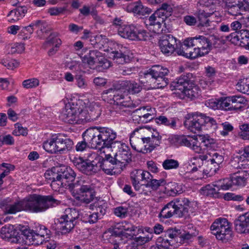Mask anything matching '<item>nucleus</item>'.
<instances>
[{"instance_id": "f257e3e1", "label": "nucleus", "mask_w": 249, "mask_h": 249, "mask_svg": "<svg viewBox=\"0 0 249 249\" xmlns=\"http://www.w3.org/2000/svg\"><path fill=\"white\" fill-rule=\"evenodd\" d=\"M60 203L59 200L54 199L52 196L35 194L20 201H14L11 198H7L2 200L0 205L6 214H15L22 211L41 213Z\"/></svg>"}, {"instance_id": "f03ea898", "label": "nucleus", "mask_w": 249, "mask_h": 249, "mask_svg": "<svg viewBox=\"0 0 249 249\" xmlns=\"http://www.w3.org/2000/svg\"><path fill=\"white\" fill-rule=\"evenodd\" d=\"M213 37L196 35L184 40L182 50H179L178 54L192 59L208 54L213 47Z\"/></svg>"}, {"instance_id": "7ed1b4c3", "label": "nucleus", "mask_w": 249, "mask_h": 249, "mask_svg": "<svg viewBox=\"0 0 249 249\" xmlns=\"http://www.w3.org/2000/svg\"><path fill=\"white\" fill-rule=\"evenodd\" d=\"M185 127L192 132L196 133L202 130H209L213 132L218 127L216 121L204 114H188L184 122Z\"/></svg>"}, {"instance_id": "20e7f679", "label": "nucleus", "mask_w": 249, "mask_h": 249, "mask_svg": "<svg viewBox=\"0 0 249 249\" xmlns=\"http://www.w3.org/2000/svg\"><path fill=\"white\" fill-rule=\"evenodd\" d=\"M71 192L75 198L86 204H89L94 199L95 192L90 179L82 177L70 186Z\"/></svg>"}, {"instance_id": "39448f33", "label": "nucleus", "mask_w": 249, "mask_h": 249, "mask_svg": "<svg viewBox=\"0 0 249 249\" xmlns=\"http://www.w3.org/2000/svg\"><path fill=\"white\" fill-rule=\"evenodd\" d=\"M103 94H110L112 97L114 103L117 106L116 109L120 113L124 115H128L131 111L129 109L132 106V102L130 97L126 94H124L121 91L115 89H109L103 91Z\"/></svg>"}, {"instance_id": "423d86ee", "label": "nucleus", "mask_w": 249, "mask_h": 249, "mask_svg": "<svg viewBox=\"0 0 249 249\" xmlns=\"http://www.w3.org/2000/svg\"><path fill=\"white\" fill-rule=\"evenodd\" d=\"M210 229L217 239L223 242L231 240L232 231L230 223L225 218H218L212 223Z\"/></svg>"}, {"instance_id": "0eeeda50", "label": "nucleus", "mask_w": 249, "mask_h": 249, "mask_svg": "<svg viewBox=\"0 0 249 249\" xmlns=\"http://www.w3.org/2000/svg\"><path fill=\"white\" fill-rule=\"evenodd\" d=\"M169 72V70L160 65H155L145 71L144 73V78L146 83L152 89L164 88L165 83L163 81L161 85L158 82L161 79V75H167Z\"/></svg>"}, {"instance_id": "6e6552de", "label": "nucleus", "mask_w": 249, "mask_h": 249, "mask_svg": "<svg viewBox=\"0 0 249 249\" xmlns=\"http://www.w3.org/2000/svg\"><path fill=\"white\" fill-rule=\"evenodd\" d=\"M155 132H158L150 128H136L130 136L129 141L132 148L136 151L138 149L140 150L143 142L146 141L150 137H152L153 135H155Z\"/></svg>"}, {"instance_id": "1a4fd4ad", "label": "nucleus", "mask_w": 249, "mask_h": 249, "mask_svg": "<svg viewBox=\"0 0 249 249\" xmlns=\"http://www.w3.org/2000/svg\"><path fill=\"white\" fill-rule=\"evenodd\" d=\"M150 173L149 172L142 170H135L130 173V180L131 183L135 190L139 194L145 193L147 194L148 190H145L144 189H147V187L145 186L146 180L150 179Z\"/></svg>"}, {"instance_id": "9d476101", "label": "nucleus", "mask_w": 249, "mask_h": 249, "mask_svg": "<svg viewBox=\"0 0 249 249\" xmlns=\"http://www.w3.org/2000/svg\"><path fill=\"white\" fill-rule=\"evenodd\" d=\"M113 148H117V152L113 157L118 164V166L122 170L131 161V153L129 147L121 142H116Z\"/></svg>"}, {"instance_id": "9b49d317", "label": "nucleus", "mask_w": 249, "mask_h": 249, "mask_svg": "<svg viewBox=\"0 0 249 249\" xmlns=\"http://www.w3.org/2000/svg\"><path fill=\"white\" fill-rule=\"evenodd\" d=\"M62 172H68L67 177L60 176L55 178L51 182V186L52 189L55 191H59L61 188H68L71 192V185L73 184L71 183L74 181L76 174L74 171L70 167H62Z\"/></svg>"}, {"instance_id": "f8f14e48", "label": "nucleus", "mask_w": 249, "mask_h": 249, "mask_svg": "<svg viewBox=\"0 0 249 249\" xmlns=\"http://www.w3.org/2000/svg\"><path fill=\"white\" fill-rule=\"evenodd\" d=\"M249 178V174L246 170H241L233 174L230 178L223 179V184H219L222 190H227L233 185L244 186L246 185L247 180Z\"/></svg>"}, {"instance_id": "ddd939ff", "label": "nucleus", "mask_w": 249, "mask_h": 249, "mask_svg": "<svg viewBox=\"0 0 249 249\" xmlns=\"http://www.w3.org/2000/svg\"><path fill=\"white\" fill-rule=\"evenodd\" d=\"M95 160L97 161L98 171L102 169L106 174L113 175L122 171L117 166V163L110 154L106 155L104 159L98 157L95 158Z\"/></svg>"}, {"instance_id": "4468645a", "label": "nucleus", "mask_w": 249, "mask_h": 249, "mask_svg": "<svg viewBox=\"0 0 249 249\" xmlns=\"http://www.w3.org/2000/svg\"><path fill=\"white\" fill-rule=\"evenodd\" d=\"M159 43L161 52L167 55L172 54L174 52L178 53L179 50H182L178 48L177 39L170 34L163 35Z\"/></svg>"}, {"instance_id": "2eb2a0df", "label": "nucleus", "mask_w": 249, "mask_h": 249, "mask_svg": "<svg viewBox=\"0 0 249 249\" xmlns=\"http://www.w3.org/2000/svg\"><path fill=\"white\" fill-rule=\"evenodd\" d=\"M86 140L89 142L90 148L100 149L106 147L98 126L90 127L84 131Z\"/></svg>"}, {"instance_id": "dca6fc26", "label": "nucleus", "mask_w": 249, "mask_h": 249, "mask_svg": "<svg viewBox=\"0 0 249 249\" xmlns=\"http://www.w3.org/2000/svg\"><path fill=\"white\" fill-rule=\"evenodd\" d=\"M118 34L122 37L130 40H142L146 32L144 30L138 31L133 25H125L118 28Z\"/></svg>"}, {"instance_id": "f3484780", "label": "nucleus", "mask_w": 249, "mask_h": 249, "mask_svg": "<svg viewBox=\"0 0 249 249\" xmlns=\"http://www.w3.org/2000/svg\"><path fill=\"white\" fill-rule=\"evenodd\" d=\"M176 139L180 146L187 147L196 153L200 154L203 152V149L196 136H178Z\"/></svg>"}, {"instance_id": "a211bd4d", "label": "nucleus", "mask_w": 249, "mask_h": 249, "mask_svg": "<svg viewBox=\"0 0 249 249\" xmlns=\"http://www.w3.org/2000/svg\"><path fill=\"white\" fill-rule=\"evenodd\" d=\"M78 110L79 106L77 104L69 102L65 105V108L60 115V118L66 123L74 124L76 123L75 121Z\"/></svg>"}, {"instance_id": "6ab92c4d", "label": "nucleus", "mask_w": 249, "mask_h": 249, "mask_svg": "<svg viewBox=\"0 0 249 249\" xmlns=\"http://www.w3.org/2000/svg\"><path fill=\"white\" fill-rule=\"evenodd\" d=\"M164 18L156 11L149 18H145L144 23L150 30H152L155 33L159 34L162 31V24L165 21Z\"/></svg>"}, {"instance_id": "aec40b11", "label": "nucleus", "mask_w": 249, "mask_h": 249, "mask_svg": "<svg viewBox=\"0 0 249 249\" xmlns=\"http://www.w3.org/2000/svg\"><path fill=\"white\" fill-rule=\"evenodd\" d=\"M177 213V216L182 217L188 215L191 202L186 197H178L172 200Z\"/></svg>"}, {"instance_id": "412c9836", "label": "nucleus", "mask_w": 249, "mask_h": 249, "mask_svg": "<svg viewBox=\"0 0 249 249\" xmlns=\"http://www.w3.org/2000/svg\"><path fill=\"white\" fill-rule=\"evenodd\" d=\"M0 237L5 240L11 243H20L19 232L12 225H6L1 228L0 231Z\"/></svg>"}, {"instance_id": "4be33fe9", "label": "nucleus", "mask_w": 249, "mask_h": 249, "mask_svg": "<svg viewBox=\"0 0 249 249\" xmlns=\"http://www.w3.org/2000/svg\"><path fill=\"white\" fill-rule=\"evenodd\" d=\"M154 134L146 141H144L141 149H138L137 151L144 154L148 153L159 146L161 142V137L159 132H155Z\"/></svg>"}, {"instance_id": "5701e85b", "label": "nucleus", "mask_w": 249, "mask_h": 249, "mask_svg": "<svg viewBox=\"0 0 249 249\" xmlns=\"http://www.w3.org/2000/svg\"><path fill=\"white\" fill-rule=\"evenodd\" d=\"M106 147L113 148L117 137L116 132L110 128L98 126Z\"/></svg>"}, {"instance_id": "b1692460", "label": "nucleus", "mask_w": 249, "mask_h": 249, "mask_svg": "<svg viewBox=\"0 0 249 249\" xmlns=\"http://www.w3.org/2000/svg\"><path fill=\"white\" fill-rule=\"evenodd\" d=\"M86 108L88 109L89 116L92 121L97 120L101 115L102 108L97 102L94 101H89L88 99H86L84 102Z\"/></svg>"}, {"instance_id": "393cba45", "label": "nucleus", "mask_w": 249, "mask_h": 249, "mask_svg": "<svg viewBox=\"0 0 249 249\" xmlns=\"http://www.w3.org/2000/svg\"><path fill=\"white\" fill-rule=\"evenodd\" d=\"M235 229L238 233L249 232V212L240 215L234 221Z\"/></svg>"}, {"instance_id": "a878e982", "label": "nucleus", "mask_w": 249, "mask_h": 249, "mask_svg": "<svg viewBox=\"0 0 249 249\" xmlns=\"http://www.w3.org/2000/svg\"><path fill=\"white\" fill-rule=\"evenodd\" d=\"M118 48H121L119 51L115 50L110 53V57L118 64H123L128 63L130 61V57L128 55V50L122 46L117 45Z\"/></svg>"}, {"instance_id": "bb28decb", "label": "nucleus", "mask_w": 249, "mask_h": 249, "mask_svg": "<svg viewBox=\"0 0 249 249\" xmlns=\"http://www.w3.org/2000/svg\"><path fill=\"white\" fill-rule=\"evenodd\" d=\"M146 110V113L141 114L134 115L133 120L137 121L138 123H147L152 120L155 117V109L149 107H143L139 109V111L142 110L144 111Z\"/></svg>"}, {"instance_id": "cd10ccee", "label": "nucleus", "mask_w": 249, "mask_h": 249, "mask_svg": "<svg viewBox=\"0 0 249 249\" xmlns=\"http://www.w3.org/2000/svg\"><path fill=\"white\" fill-rule=\"evenodd\" d=\"M219 184H223V179L219 180L215 182V184H208L202 187L200 189V193L206 196L218 197L219 196L218 191L222 190L221 187L218 185Z\"/></svg>"}, {"instance_id": "c85d7f7f", "label": "nucleus", "mask_w": 249, "mask_h": 249, "mask_svg": "<svg viewBox=\"0 0 249 249\" xmlns=\"http://www.w3.org/2000/svg\"><path fill=\"white\" fill-rule=\"evenodd\" d=\"M125 10L129 13L141 15H144L151 12L150 9L143 5L140 0L129 3L126 6Z\"/></svg>"}, {"instance_id": "c756f323", "label": "nucleus", "mask_w": 249, "mask_h": 249, "mask_svg": "<svg viewBox=\"0 0 249 249\" xmlns=\"http://www.w3.org/2000/svg\"><path fill=\"white\" fill-rule=\"evenodd\" d=\"M27 12L25 6H18L15 9L11 10L7 15L8 21L11 23L18 21L25 16Z\"/></svg>"}, {"instance_id": "7c9ffc66", "label": "nucleus", "mask_w": 249, "mask_h": 249, "mask_svg": "<svg viewBox=\"0 0 249 249\" xmlns=\"http://www.w3.org/2000/svg\"><path fill=\"white\" fill-rule=\"evenodd\" d=\"M47 27V24L45 21L36 20L32 22L29 26L23 27L21 33H25L26 31H28L29 35H31L36 28L42 33H47L48 31ZM20 35H22V34Z\"/></svg>"}, {"instance_id": "2f4dec72", "label": "nucleus", "mask_w": 249, "mask_h": 249, "mask_svg": "<svg viewBox=\"0 0 249 249\" xmlns=\"http://www.w3.org/2000/svg\"><path fill=\"white\" fill-rule=\"evenodd\" d=\"M56 143L58 145L59 153L71 150L73 148V142L70 138H66L59 134L56 135Z\"/></svg>"}, {"instance_id": "473e14b6", "label": "nucleus", "mask_w": 249, "mask_h": 249, "mask_svg": "<svg viewBox=\"0 0 249 249\" xmlns=\"http://www.w3.org/2000/svg\"><path fill=\"white\" fill-rule=\"evenodd\" d=\"M57 33H51L47 38L46 44L52 48L48 51L49 55H53L58 51V48L61 44V40L57 37Z\"/></svg>"}, {"instance_id": "72a5a7b5", "label": "nucleus", "mask_w": 249, "mask_h": 249, "mask_svg": "<svg viewBox=\"0 0 249 249\" xmlns=\"http://www.w3.org/2000/svg\"><path fill=\"white\" fill-rule=\"evenodd\" d=\"M163 193L168 196H175L183 192V188L181 184H179L175 182H169L166 184Z\"/></svg>"}, {"instance_id": "f704fd0d", "label": "nucleus", "mask_w": 249, "mask_h": 249, "mask_svg": "<svg viewBox=\"0 0 249 249\" xmlns=\"http://www.w3.org/2000/svg\"><path fill=\"white\" fill-rule=\"evenodd\" d=\"M59 229L62 234H65L71 232L76 224V222L60 216L58 219Z\"/></svg>"}, {"instance_id": "c9c22d12", "label": "nucleus", "mask_w": 249, "mask_h": 249, "mask_svg": "<svg viewBox=\"0 0 249 249\" xmlns=\"http://www.w3.org/2000/svg\"><path fill=\"white\" fill-rule=\"evenodd\" d=\"M150 179H148V180H146V182L145 183V186L147 187V189H144L145 190H148L149 192L147 194L145 193H142V195H143L144 196H149L151 194V189L152 190L156 191L157 190L160 186H162L165 184V180L163 179H160L159 180L153 179L152 176L150 174Z\"/></svg>"}, {"instance_id": "e433bc0d", "label": "nucleus", "mask_w": 249, "mask_h": 249, "mask_svg": "<svg viewBox=\"0 0 249 249\" xmlns=\"http://www.w3.org/2000/svg\"><path fill=\"white\" fill-rule=\"evenodd\" d=\"M96 161H97L95 160L91 161L89 160H85L80 171L87 175H91L97 173L98 169Z\"/></svg>"}, {"instance_id": "4c0bfd02", "label": "nucleus", "mask_w": 249, "mask_h": 249, "mask_svg": "<svg viewBox=\"0 0 249 249\" xmlns=\"http://www.w3.org/2000/svg\"><path fill=\"white\" fill-rule=\"evenodd\" d=\"M121 85L132 94L138 93L142 89V86L133 80H125L122 82Z\"/></svg>"}, {"instance_id": "58836bf2", "label": "nucleus", "mask_w": 249, "mask_h": 249, "mask_svg": "<svg viewBox=\"0 0 249 249\" xmlns=\"http://www.w3.org/2000/svg\"><path fill=\"white\" fill-rule=\"evenodd\" d=\"M178 121L179 119L177 117H170L168 118L166 116L162 115L156 118L157 123L164 125L173 129H177V124Z\"/></svg>"}, {"instance_id": "ea45409f", "label": "nucleus", "mask_w": 249, "mask_h": 249, "mask_svg": "<svg viewBox=\"0 0 249 249\" xmlns=\"http://www.w3.org/2000/svg\"><path fill=\"white\" fill-rule=\"evenodd\" d=\"M224 158L223 156L217 152L213 154L212 158L208 160V165L210 166V172L213 174L218 169L219 165L223 162Z\"/></svg>"}, {"instance_id": "a19ab883", "label": "nucleus", "mask_w": 249, "mask_h": 249, "mask_svg": "<svg viewBox=\"0 0 249 249\" xmlns=\"http://www.w3.org/2000/svg\"><path fill=\"white\" fill-rule=\"evenodd\" d=\"M174 215L177 216V213L173 202L171 201L161 209L159 214V217L160 219H167L172 217Z\"/></svg>"}, {"instance_id": "79ce46f5", "label": "nucleus", "mask_w": 249, "mask_h": 249, "mask_svg": "<svg viewBox=\"0 0 249 249\" xmlns=\"http://www.w3.org/2000/svg\"><path fill=\"white\" fill-rule=\"evenodd\" d=\"M59 146L56 143V135L43 143L44 149L48 153L54 154L59 152Z\"/></svg>"}, {"instance_id": "37998d69", "label": "nucleus", "mask_w": 249, "mask_h": 249, "mask_svg": "<svg viewBox=\"0 0 249 249\" xmlns=\"http://www.w3.org/2000/svg\"><path fill=\"white\" fill-rule=\"evenodd\" d=\"M62 167L61 168H54L51 170H47L44 174V177L48 181L51 182L55 178L60 177V176L67 177L68 172H62Z\"/></svg>"}, {"instance_id": "c03bdc74", "label": "nucleus", "mask_w": 249, "mask_h": 249, "mask_svg": "<svg viewBox=\"0 0 249 249\" xmlns=\"http://www.w3.org/2000/svg\"><path fill=\"white\" fill-rule=\"evenodd\" d=\"M230 97H221L220 98L219 109L226 111L237 110L240 109L242 107L237 106L232 104Z\"/></svg>"}, {"instance_id": "a18cd8bd", "label": "nucleus", "mask_w": 249, "mask_h": 249, "mask_svg": "<svg viewBox=\"0 0 249 249\" xmlns=\"http://www.w3.org/2000/svg\"><path fill=\"white\" fill-rule=\"evenodd\" d=\"M190 81L188 78L185 76H181L179 78L176 79L171 83V86L176 90H179L181 92L184 91L185 88L188 85Z\"/></svg>"}, {"instance_id": "49530a36", "label": "nucleus", "mask_w": 249, "mask_h": 249, "mask_svg": "<svg viewBox=\"0 0 249 249\" xmlns=\"http://www.w3.org/2000/svg\"><path fill=\"white\" fill-rule=\"evenodd\" d=\"M81 214L79 211L75 208H67L64 211L61 216H63L73 222H77L78 219H80Z\"/></svg>"}, {"instance_id": "de8ad7c7", "label": "nucleus", "mask_w": 249, "mask_h": 249, "mask_svg": "<svg viewBox=\"0 0 249 249\" xmlns=\"http://www.w3.org/2000/svg\"><path fill=\"white\" fill-rule=\"evenodd\" d=\"M212 15H213L212 13L208 12L207 10H200L198 14V27H208L210 26L211 21L208 18Z\"/></svg>"}, {"instance_id": "09e8293b", "label": "nucleus", "mask_w": 249, "mask_h": 249, "mask_svg": "<svg viewBox=\"0 0 249 249\" xmlns=\"http://www.w3.org/2000/svg\"><path fill=\"white\" fill-rule=\"evenodd\" d=\"M156 12L159 14L166 20L167 18L169 17L173 12V5L168 3H163Z\"/></svg>"}, {"instance_id": "8fccbe9b", "label": "nucleus", "mask_w": 249, "mask_h": 249, "mask_svg": "<svg viewBox=\"0 0 249 249\" xmlns=\"http://www.w3.org/2000/svg\"><path fill=\"white\" fill-rule=\"evenodd\" d=\"M92 121L89 116L88 109L84 107V109L80 108L79 107L78 112L77 113L75 124H83L88 122Z\"/></svg>"}, {"instance_id": "3c124183", "label": "nucleus", "mask_w": 249, "mask_h": 249, "mask_svg": "<svg viewBox=\"0 0 249 249\" xmlns=\"http://www.w3.org/2000/svg\"><path fill=\"white\" fill-rule=\"evenodd\" d=\"M92 121L89 116L88 109L84 107V109L80 108L79 107L78 112L77 113L75 124H83L88 122Z\"/></svg>"}, {"instance_id": "603ef678", "label": "nucleus", "mask_w": 249, "mask_h": 249, "mask_svg": "<svg viewBox=\"0 0 249 249\" xmlns=\"http://www.w3.org/2000/svg\"><path fill=\"white\" fill-rule=\"evenodd\" d=\"M99 218H100V216L98 213H92L90 212H84L81 213L80 219L85 223H94L97 221Z\"/></svg>"}, {"instance_id": "864d4df0", "label": "nucleus", "mask_w": 249, "mask_h": 249, "mask_svg": "<svg viewBox=\"0 0 249 249\" xmlns=\"http://www.w3.org/2000/svg\"><path fill=\"white\" fill-rule=\"evenodd\" d=\"M104 237L106 238V239L109 243L111 244L110 246L108 249H120L118 241L120 240L119 236L114 234L110 232H105L104 234Z\"/></svg>"}, {"instance_id": "5fc2aeb1", "label": "nucleus", "mask_w": 249, "mask_h": 249, "mask_svg": "<svg viewBox=\"0 0 249 249\" xmlns=\"http://www.w3.org/2000/svg\"><path fill=\"white\" fill-rule=\"evenodd\" d=\"M189 98H193L198 96L199 94V90L198 87L192 82L189 83L188 85L182 92Z\"/></svg>"}, {"instance_id": "6e6d98bb", "label": "nucleus", "mask_w": 249, "mask_h": 249, "mask_svg": "<svg viewBox=\"0 0 249 249\" xmlns=\"http://www.w3.org/2000/svg\"><path fill=\"white\" fill-rule=\"evenodd\" d=\"M198 234V231H195L194 232H184L180 235H178L177 239V243L181 244H188L192 241L193 238Z\"/></svg>"}, {"instance_id": "4d7b16f0", "label": "nucleus", "mask_w": 249, "mask_h": 249, "mask_svg": "<svg viewBox=\"0 0 249 249\" xmlns=\"http://www.w3.org/2000/svg\"><path fill=\"white\" fill-rule=\"evenodd\" d=\"M199 3L201 6L205 7L204 10H207L208 12L212 13L213 14L216 12L217 0H200Z\"/></svg>"}, {"instance_id": "13d9d810", "label": "nucleus", "mask_w": 249, "mask_h": 249, "mask_svg": "<svg viewBox=\"0 0 249 249\" xmlns=\"http://www.w3.org/2000/svg\"><path fill=\"white\" fill-rule=\"evenodd\" d=\"M243 2H239L238 4L228 5V13L232 16H237L241 14V11L245 10V7Z\"/></svg>"}, {"instance_id": "bf43d9fd", "label": "nucleus", "mask_w": 249, "mask_h": 249, "mask_svg": "<svg viewBox=\"0 0 249 249\" xmlns=\"http://www.w3.org/2000/svg\"><path fill=\"white\" fill-rule=\"evenodd\" d=\"M172 241L167 239L164 235L159 237L157 239L156 246L160 249H168L170 246L173 245Z\"/></svg>"}, {"instance_id": "052dcab7", "label": "nucleus", "mask_w": 249, "mask_h": 249, "mask_svg": "<svg viewBox=\"0 0 249 249\" xmlns=\"http://www.w3.org/2000/svg\"><path fill=\"white\" fill-rule=\"evenodd\" d=\"M201 142L207 149H214L216 147V141L209 136L204 135L201 137Z\"/></svg>"}, {"instance_id": "680f3d73", "label": "nucleus", "mask_w": 249, "mask_h": 249, "mask_svg": "<svg viewBox=\"0 0 249 249\" xmlns=\"http://www.w3.org/2000/svg\"><path fill=\"white\" fill-rule=\"evenodd\" d=\"M179 165L178 161L174 159H166L162 162V166L165 170L176 169Z\"/></svg>"}, {"instance_id": "e2e57ef3", "label": "nucleus", "mask_w": 249, "mask_h": 249, "mask_svg": "<svg viewBox=\"0 0 249 249\" xmlns=\"http://www.w3.org/2000/svg\"><path fill=\"white\" fill-rule=\"evenodd\" d=\"M83 140L78 142L75 145V150L77 152H83L88 148H90L89 142L86 140V136L84 132L82 134Z\"/></svg>"}, {"instance_id": "0e129e2a", "label": "nucleus", "mask_w": 249, "mask_h": 249, "mask_svg": "<svg viewBox=\"0 0 249 249\" xmlns=\"http://www.w3.org/2000/svg\"><path fill=\"white\" fill-rule=\"evenodd\" d=\"M114 214L120 218L126 217L128 214V207L120 206L114 209Z\"/></svg>"}, {"instance_id": "69168bd1", "label": "nucleus", "mask_w": 249, "mask_h": 249, "mask_svg": "<svg viewBox=\"0 0 249 249\" xmlns=\"http://www.w3.org/2000/svg\"><path fill=\"white\" fill-rule=\"evenodd\" d=\"M224 199L226 200H233L237 201H242L245 198V195H236L233 193H227L224 196Z\"/></svg>"}, {"instance_id": "338daca9", "label": "nucleus", "mask_w": 249, "mask_h": 249, "mask_svg": "<svg viewBox=\"0 0 249 249\" xmlns=\"http://www.w3.org/2000/svg\"><path fill=\"white\" fill-rule=\"evenodd\" d=\"M39 83V80L34 78L24 80L22 82V86L25 89H31L38 86Z\"/></svg>"}, {"instance_id": "774afa93", "label": "nucleus", "mask_w": 249, "mask_h": 249, "mask_svg": "<svg viewBox=\"0 0 249 249\" xmlns=\"http://www.w3.org/2000/svg\"><path fill=\"white\" fill-rule=\"evenodd\" d=\"M117 229L121 230V231H129L130 232H132L135 230L134 226L126 221L118 224Z\"/></svg>"}]
</instances>
